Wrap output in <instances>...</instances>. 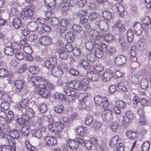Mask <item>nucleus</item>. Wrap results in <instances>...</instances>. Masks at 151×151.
<instances>
[{"instance_id":"1","label":"nucleus","mask_w":151,"mask_h":151,"mask_svg":"<svg viewBox=\"0 0 151 151\" xmlns=\"http://www.w3.org/2000/svg\"><path fill=\"white\" fill-rule=\"evenodd\" d=\"M27 79L29 83L33 86L35 88H39L38 92L41 96L47 98L50 96L49 91L44 88V85L45 84L46 82L44 78L39 76L29 75Z\"/></svg>"},{"instance_id":"2","label":"nucleus","mask_w":151,"mask_h":151,"mask_svg":"<svg viewBox=\"0 0 151 151\" xmlns=\"http://www.w3.org/2000/svg\"><path fill=\"white\" fill-rule=\"evenodd\" d=\"M94 100L95 103L97 106L102 105V107L104 109L109 106V102L107 101L108 99L106 97L103 98L100 96L97 95L95 96Z\"/></svg>"},{"instance_id":"3","label":"nucleus","mask_w":151,"mask_h":151,"mask_svg":"<svg viewBox=\"0 0 151 151\" xmlns=\"http://www.w3.org/2000/svg\"><path fill=\"white\" fill-rule=\"evenodd\" d=\"M63 126L60 122H55L53 123H50L48 125L49 130L51 132H61L63 129Z\"/></svg>"},{"instance_id":"4","label":"nucleus","mask_w":151,"mask_h":151,"mask_svg":"<svg viewBox=\"0 0 151 151\" xmlns=\"http://www.w3.org/2000/svg\"><path fill=\"white\" fill-rule=\"evenodd\" d=\"M127 107L126 102L122 100H119L116 101V106L114 107V110L116 115H119V116H120L122 113L120 109H124Z\"/></svg>"},{"instance_id":"5","label":"nucleus","mask_w":151,"mask_h":151,"mask_svg":"<svg viewBox=\"0 0 151 151\" xmlns=\"http://www.w3.org/2000/svg\"><path fill=\"white\" fill-rule=\"evenodd\" d=\"M114 67L110 68L106 70L102 76V78L104 81H109L113 77L114 72Z\"/></svg>"},{"instance_id":"6","label":"nucleus","mask_w":151,"mask_h":151,"mask_svg":"<svg viewBox=\"0 0 151 151\" xmlns=\"http://www.w3.org/2000/svg\"><path fill=\"white\" fill-rule=\"evenodd\" d=\"M64 92L67 95L70 97L68 98V101L70 102L74 101L76 98H77L78 93L74 91L71 90L67 88L63 90Z\"/></svg>"},{"instance_id":"7","label":"nucleus","mask_w":151,"mask_h":151,"mask_svg":"<svg viewBox=\"0 0 151 151\" xmlns=\"http://www.w3.org/2000/svg\"><path fill=\"white\" fill-rule=\"evenodd\" d=\"M102 116L103 120L107 122L111 121L113 119V112L111 110L105 109L103 112Z\"/></svg>"},{"instance_id":"8","label":"nucleus","mask_w":151,"mask_h":151,"mask_svg":"<svg viewBox=\"0 0 151 151\" xmlns=\"http://www.w3.org/2000/svg\"><path fill=\"white\" fill-rule=\"evenodd\" d=\"M34 10L33 9L29 8L24 9L21 14V17L24 20L30 19Z\"/></svg>"},{"instance_id":"9","label":"nucleus","mask_w":151,"mask_h":151,"mask_svg":"<svg viewBox=\"0 0 151 151\" xmlns=\"http://www.w3.org/2000/svg\"><path fill=\"white\" fill-rule=\"evenodd\" d=\"M61 25L58 31L61 33H64L67 30L68 26L70 24V20L68 19L63 18L61 21Z\"/></svg>"},{"instance_id":"10","label":"nucleus","mask_w":151,"mask_h":151,"mask_svg":"<svg viewBox=\"0 0 151 151\" xmlns=\"http://www.w3.org/2000/svg\"><path fill=\"white\" fill-rule=\"evenodd\" d=\"M23 116L24 118L25 117L26 120H29V119L35 116L34 111L31 108H27L22 112Z\"/></svg>"},{"instance_id":"11","label":"nucleus","mask_w":151,"mask_h":151,"mask_svg":"<svg viewBox=\"0 0 151 151\" xmlns=\"http://www.w3.org/2000/svg\"><path fill=\"white\" fill-rule=\"evenodd\" d=\"M57 60L55 57L50 58L48 60H46L45 63L46 67L48 69L52 68L55 67L57 63Z\"/></svg>"},{"instance_id":"12","label":"nucleus","mask_w":151,"mask_h":151,"mask_svg":"<svg viewBox=\"0 0 151 151\" xmlns=\"http://www.w3.org/2000/svg\"><path fill=\"white\" fill-rule=\"evenodd\" d=\"M29 105L28 100L27 99H22L19 104L18 105V107L19 109L21 112L24 111L27 108Z\"/></svg>"},{"instance_id":"13","label":"nucleus","mask_w":151,"mask_h":151,"mask_svg":"<svg viewBox=\"0 0 151 151\" xmlns=\"http://www.w3.org/2000/svg\"><path fill=\"white\" fill-rule=\"evenodd\" d=\"M134 115L132 112L128 111L126 112L125 114L123 116V121L125 122L130 123L133 121Z\"/></svg>"},{"instance_id":"14","label":"nucleus","mask_w":151,"mask_h":151,"mask_svg":"<svg viewBox=\"0 0 151 151\" xmlns=\"http://www.w3.org/2000/svg\"><path fill=\"white\" fill-rule=\"evenodd\" d=\"M50 24L54 31L58 32L60 24L59 20L55 17H52L50 20Z\"/></svg>"},{"instance_id":"15","label":"nucleus","mask_w":151,"mask_h":151,"mask_svg":"<svg viewBox=\"0 0 151 151\" xmlns=\"http://www.w3.org/2000/svg\"><path fill=\"white\" fill-rule=\"evenodd\" d=\"M51 74L54 76L60 77L62 76L63 72L60 67L58 66L55 65V67L51 68Z\"/></svg>"},{"instance_id":"16","label":"nucleus","mask_w":151,"mask_h":151,"mask_svg":"<svg viewBox=\"0 0 151 151\" xmlns=\"http://www.w3.org/2000/svg\"><path fill=\"white\" fill-rule=\"evenodd\" d=\"M127 61L126 58L123 55H119L115 59V63L117 66L122 65L125 63Z\"/></svg>"},{"instance_id":"17","label":"nucleus","mask_w":151,"mask_h":151,"mask_svg":"<svg viewBox=\"0 0 151 151\" xmlns=\"http://www.w3.org/2000/svg\"><path fill=\"white\" fill-rule=\"evenodd\" d=\"M40 44L44 46H47L50 45L51 42V39L48 36H44L40 37L38 40Z\"/></svg>"},{"instance_id":"18","label":"nucleus","mask_w":151,"mask_h":151,"mask_svg":"<svg viewBox=\"0 0 151 151\" xmlns=\"http://www.w3.org/2000/svg\"><path fill=\"white\" fill-rule=\"evenodd\" d=\"M87 76L88 77L89 79L94 81L98 80L101 77L99 73L97 72L93 73L92 71H89L87 73Z\"/></svg>"},{"instance_id":"19","label":"nucleus","mask_w":151,"mask_h":151,"mask_svg":"<svg viewBox=\"0 0 151 151\" xmlns=\"http://www.w3.org/2000/svg\"><path fill=\"white\" fill-rule=\"evenodd\" d=\"M44 140L46 144L48 145H55L57 142V140L55 137H50L49 136L45 137Z\"/></svg>"},{"instance_id":"20","label":"nucleus","mask_w":151,"mask_h":151,"mask_svg":"<svg viewBox=\"0 0 151 151\" xmlns=\"http://www.w3.org/2000/svg\"><path fill=\"white\" fill-rule=\"evenodd\" d=\"M27 28L30 31L34 32L37 30L38 32L39 31L38 29L40 28L39 27L38 24L35 22H32L29 23L27 25Z\"/></svg>"},{"instance_id":"21","label":"nucleus","mask_w":151,"mask_h":151,"mask_svg":"<svg viewBox=\"0 0 151 151\" xmlns=\"http://www.w3.org/2000/svg\"><path fill=\"white\" fill-rule=\"evenodd\" d=\"M38 30V33L42 35L45 32H50L52 29L49 25L45 24L42 26Z\"/></svg>"},{"instance_id":"22","label":"nucleus","mask_w":151,"mask_h":151,"mask_svg":"<svg viewBox=\"0 0 151 151\" xmlns=\"http://www.w3.org/2000/svg\"><path fill=\"white\" fill-rule=\"evenodd\" d=\"M134 29L137 35H141L143 30L142 25L139 23H137L134 24Z\"/></svg>"},{"instance_id":"23","label":"nucleus","mask_w":151,"mask_h":151,"mask_svg":"<svg viewBox=\"0 0 151 151\" xmlns=\"http://www.w3.org/2000/svg\"><path fill=\"white\" fill-rule=\"evenodd\" d=\"M59 56L62 59L65 60L68 56V54L64 50L63 47H60L58 51Z\"/></svg>"},{"instance_id":"24","label":"nucleus","mask_w":151,"mask_h":151,"mask_svg":"<svg viewBox=\"0 0 151 151\" xmlns=\"http://www.w3.org/2000/svg\"><path fill=\"white\" fill-rule=\"evenodd\" d=\"M15 86V90L17 92H20L22 89L24 85V82L23 80H18L14 82Z\"/></svg>"},{"instance_id":"25","label":"nucleus","mask_w":151,"mask_h":151,"mask_svg":"<svg viewBox=\"0 0 151 151\" xmlns=\"http://www.w3.org/2000/svg\"><path fill=\"white\" fill-rule=\"evenodd\" d=\"M79 65L81 67L86 70H90L91 67L90 64L88 63V62L85 59L81 60H80Z\"/></svg>"},{"instance_id":"26","label":"nucleus","mask_w":151,"mask_h":151,"mask_svg":"<svg viewBox=\"0 0 151 151\" xmlns=\"http://www.w3.org/2000/svg\"><path fill=\"white\" fill-rule=\"evenodd\" d=\"M67 146L70 149L73 150L78 148L77 142L74 140H68L67 143Z\"/></svg>"},{"instance_id":"27","label":"nucleus","mask_w":151,"mask_h":151,"mask_svg":"<svg viewBox=\"0 0 151 151\" xmlns=\"http://www.w3.org/2000/svg\"><path fill=\"white\" fill-rule=\"evenodd\" d=\"M114 26L115 29L119 32H124L126 30L124 24L121 22H117L115 24Z\"/></svg>"},{"instance_id":"28","label":"nucleus","mask_w":151,"mask_h":151,"mask_svg":"<svg viewBox=\"0 0 151 151\" xmlns=\"http://www.w3.org/2000/svg\"><path fill=\"white\" fill-rule=\"evenodd\" d=\"M25 145L27 149L30 151L40 150L41 147L40 146H33L30 144L29 142L28 141H25Z\"/></svg>"},{"instance_id":"29","label":"nucleus","mask_w":151,"mask_h":151,"mask_svg":"<svg viewBox=\"0 0 151 151\" xmlns=\"http://www.w3.org/2000/svg\"><path fill=\"white\" fill-rule=\"evenodd\" d=\"M13 26L16 28H20L22 25L21 19L19 17L14 18L12 21Z\"/></svg>"},{"instance_id":"30","label":"nucleus","mask_w":151,"mask_h":151,"mask_svg":"<svg viewBox=\"0 0 151 151\" xmlns=\"http://www.w3.org/2000/svg\"><path fill=\"white\" fill-rule=\"evenodd\" d=\"M116 6L120 17H123L124 13L125 7L118 3L116 4Z\"/></svg>"},{"instance_id":"31","label":"nucleus","mask_w":151,"mask_h":151,"mask_svg":"<svg viewBox=\"0 0 151 151\" xmlns=\"http://www.w3.org/2000/svg\"><path fill=\"white\" fill-rule=\"evenodd\" d=\"M87 88V87L86 86H84L80 82L77 81L75 89L85 91Z\"/></svg>"},{"instance_id":"32","label":"nucleus","mask_w":151,"mask_h":151,"mask_svg":"<svg viewBox=\"0 0 151 151\" xmlns=\"http://www.w3.org/2000/svg\"><path fill=\"white\" fill-rule=\"evenodd\" d=\"M15 50L13 48L9 46H6L4 48V51L5 54L10 56L14 54Z\"/></svg>"},{"instance_id":"33","label":"nucleus","mask_w":151,"mask_h":151,"mask_svg":"<svg viewBox=\"0 0 151 151\" xmlns=\"http://www.w3.org/2000/svg\"><path fill=\"white\" fill-rule=\"evenodd\" d=\"M15 56L18 60H22L24 59L25 55L22 52L18 50H15Z\"/></svg>"},{"instance_id":"34","label":"nucleus","mask_w":151,"mask_h":151,"mask_svg":"<svg viewBox=\"0 0 151 151\" xmlns=\"http://www.w3.org/2000/svg\"><path fill=\"white\" fill-rule=\"evenodd\" d=\"M20 134L18 132L16 129H14L10 132L8 136L14 139H17L19 137Z\"/></svg>"},{"instance_id":"35","label":"nucleus","mask_w":151,"mask_h":151,"mask_svg":"<svg viewBox=\"0 0 151 151\" xmlns=\"http://www.w3.org/2000/svg\"><path fill=\"white\" fill-rule=\"evenodd\" d=\"M126 135L129 138L131 139L136 140L137 139V133L131 130L127 131L126 133Z\"/></svg>"},{"instance_id":"36","label":"nucleus","mask_w":151,"mask_h":151,"mask_svg":"<svg viewBox=\"0 0 151 151\" xmlns=\"http://www.w3.org/2000/svg\"><path fill=\"white\" fill-rule=\"evenodd\" d=\"M137 114L139 116V122L142 124L145 123V117L144 115V111L141 109H139L137 111Z\"/></svg>"},{"instance_id":"37","label":"nucleus","mask_w":151,"mask_h":151,"mask_svg":"<svg viewBox=\"0 0 151 151\" xmlns=\"http://www.w3.org/2000/svg\"><path fill=\"white\" fill-rule=\"evenodd\" d=\"M140 85L141 89L144 90L146 89L148 87V81L145 78H142L140 82Z\"/></svg>"},{"instance_id":"38","label":"nucleus","mask_w":151,"mask_h":151,"mask_svg":"<svg viewBox=\"0 0 151 151\" xmlns=\"http://www.w3.org/2000/svg\"><path fill=\"white\" fill-rule=\"evenodd\" d=\"M31 133L33 136L38 138H40L42 135L41 131L39 129H32Z\"/></svg>"},{"instance_id":"39","label":"nucleus","mask_w":151,"mask_h":151,"mask_svg":"<svg viewBox=\"0 0 151 151\" xmlns=\"http://www.w3.org/2000/svg\"><path fill=\"white\" fill-rule=\"evenodd\" d=\"M74 37V35L70 32L67 33L65 35V38L68 42H72Z\"/></svg>"},{"instance_id":"40","label":"nucleus","mask_w":151,"mask_h":151,"mask_svg":"<svg viewBox=\"0 0 151 151\" xmlns=\"http://www.w3.org/2000/svg\"><path fill=\"white\" fill-rule=\"evenodd\" d=\"M89 34L94 39H100L101 36L99 35V32L96 30H91L89 32Z\"/></svg>"},{"instance_id":"41","label":"nucleus","mask_w":151,"mask_h":151,"mask_svg":"<svg viewBox=\"0 0 151 151\" xmlns=\"http://www.w3.org/2000/svg\"><path fill=\"white\" fill-rule=\"evenodd\" d=\"M30 131V127L28 125H24L22 128V132L25 136H27L28 135Z\"/></svg>"},{"instance_id":"42","label":"nucleus","mask_w":151,"mask_h":151,"mask_svg":"<svg viewBox=\"0 0 151 151\" xmlns=\"http://www.w3.org/2000/svg\"><path fill=\"white\" fill-rule=\"evenodd\" d=\"M141 76L139 75H138L137 73H136L131 78V80L132 84H137L139 83V78Z\"/></svg>"},{"instance_id":"43","label":"nucleus","mask_w":151,"mask_h":151,"mask_svg":"<svg viewBox=\"0 0 151 151\" xmlns=\"http://www.w3.org/2000/svg\"><path fill=\"white\" fill-rule=\"evenodd\" d=\"M104 18L107 20H110L112 18V13L109 11H105L102 13Z\"/></svg>"},{"instance_id":"44","label":"nucleus","mask_w":151,"mask_h":151,"mask_svg":"<svg viewBox=\"0 0 151 151\" xmlns=\"http://www.w3.org/2000/svg\"><path fill=\"white\" fill-rule=\"evenodd\" d=\"M134 33L131 29H129L127 32V40L129 43L132 41L134 37Z\"/></svg>"},{"instance_id":"45","label":"nucleus","mask_w":151,"mask_h":151,"mask_svg":"<svg viewBox=\"0 0 151 151\" xmlns=\"http://www.w3.org/2000/svg\"><path fill=\"white\" fill-rule=\"evenodd\" d=\"M7 140L8 142H9L10 147L11 148H9L10 151H12V150L14 151L16 150L15 144L14 141L13 139L11 140L9 139V137H6Z\"/></svg>"},{"instance_id":"46","label":"nucleus","mask_w":151,"mask_h":151,"mask_svg":"<svg viewBox=\"0 0 151 151\" xmlns=\"http://www.w3.org/2000/svg\"><path fill=\"white\" fill-rule=\"evenodd\" d=\"M104 52L102 51L101 49H100V48H95V56L97 58H101L103 56Z\"/></svg>"},{"instance_id":"47","label":"nucleus","mask_w":151,"mask_h":151,"mask_svg":"<svg viewBox=\"0 0 151 151\" xmlns=\"http://www.w3.org/2000/svg\"><path fill=\"white\" fill-rule=\"evenodd\" d=\"M85 46L88 51H91L93 48V44L92 41H87L85 43Z\"/></svg>"},{"instance_id":"48","label":"nucleus","mask_w":151,"mask_h":151,"mask_svg":"<svg viewBox=\"0 0 151 151\" xmlns=\"http://www.w3.org/2000/svg\"><path fill=\"white\" fill-rule=\"evenodd\" d=\"M119 139V137L118 136H115L111 139L109 143L110 145L112 147H114L118 142Z\"/></svg>"},{"instance_id":"49","label":"nucleus","mask_w":151,"mask_h":151,"mask_svg":"<svg viewBox=\"0 0 151 151\" xmlns=\"http://www.w3.org/2000/svg\"><path fill=\"white\" fill-rule=\"evenodd\" d=\"M150 147V143L149 141H147L142 144V151H148Z\"/></svg>"},{"instance_id":"50","label":"nucleus","mask_w":151,"mask_h":151,"mask_svg":"<svg viewBox=\"0 0 151 151\" xmlns=\"http://www.w3.org/2000/svg\"><path fill=\"white\" fill-rule=\"evenodd\" d=\"M1 107L2 109H4L5 110H8L9 107V104L8 102L6 101H4L1 102L0 104Z\"/></svg>"},{"instance_id":"51","label":"nucleus","mask_w":151,"mask_h":151,"mask_svg":"<svg viewBox=\"0 0 151 151\" xmlns=\"http://www.w3.org/2000/svg\"><path fill=\"white\" fill-rule=\"evenodd\" d=\"M20 116H22V117H20L18 119V122L19 124L22 126L25 123V122L26 121H28V120H26L25 119H26V118L25 117H24L23 116V115L22 114V113L21 114H20Z\"/></svg>"},{"instance_id":"52","label":"nucleus","mask_w":151,"mask_h":151,"mask_svg":"<svg viewBox=\"0 0 151 151\" xmlns=\"http://www.w3.org/2000/svg\"><path fill=\"white\" fill-rule=\"evenodd\" d=\"M87 94L85 93H81L79 95L78 93V95L77 98H78L79 100L81 101H85V99L87 98Z\"/></svg>"},{"instance_id":"53","label":"nucleus","mask_w":151,"mask_h":151,"mask_svg":"<svg viewBox=\"0 0 151 151\" xmlns=\"http://www.w3.org/2000/svg\"><path fill=\"white\" fill-rule=\"evenodd\" d=\"M9 71L6 69H0V76L1 77H7L9 75Z\"/></svg>"},{"instance_id":"54","label":"nucleus","mask_w":151,"mask_h":151,"mask_svg":"<svg viewBox=\"0 0 151 151\" xmlns=\"http://www.w3.org/2000/svg\"><path fill=\"white\" fill-rule=\"evenodd\" d=\"M140 104L143 106H150V104L149 101L146 100L144 98H141L140 100Z\"/></svg>"},{"instance_id":"55","label":"nucleus","mask_w":151,"mask_h":151,"mask_svg":"<svg viewBox=\"0 0 151 151\" xmlns=\"http://www.w3.org/2000/svg\"><path fill=\"white\" fill-rule=\"evenodd\" d=\"M23 50L26 54L31 53L32 52L31 47L28 44H25Z\"/></svg>"},{"instance_id":"56","label":"nucleus","mask_w":151,"mask_h":151,"mask_svg":"<svg viewBox=\"0 0 151 151\" xmlns=\"http://www.w3.org/2000/svg\"><path fill=\"white\" fill-rule=\"evenodd\" d=\"M150 17L148 16H147L144 18L142 22L145 25L148 26L149 24H150Z\"/></svg>"},{"instance_id":"57","label":"nucleus","mask_w":151,"mask_h":151,"mask_svg":"<svg viewBox=\"0 0 151 151\" xmlns=\"http://www.w3.org/2000/svg\"><path fill=\"white\" fill-rule=\"evenodd\" d=\"M102 126V124L99 121H96L94 122L92 127L96 130L99 129Z\"/></svg>"},{"instance_id":"58","label":"nucleus","mask_w":151,"mask_h":151,"mask_svg":"<svg viewBox=\"0 0 151 151\" xmlns=\"http://www.w3.org/2000/svg\"><path fill=\"white\" fill-rule=\"evenodd\" d=\"M84 144L87 150H92V142L88 140L84 141Z\"/></svg>"},{"instance_id":"59","label":"nucleus","mask_w":151,"mask_h":151,"mask_svg":"<svg viewBox=\"0 0 151 151\" xmlns=\"http://www.w3.org/2000/svg\"><path fill=\"white\" fill-rule=\"evenodd\" d=\"M72 30L74 32H80L82 29V27L80 26L77 25H74L72 28Z\"/></svg>"},{"instance_id":"60","label":"nucleus","mask_w":151,"mask_h":151,"mask_svg":"<svg viewBox=\"0 0 151 151\" xmlns=\"http://www.w3.org/2000/svg\"><path fill=\"white\" fill-rule=\"evenodd\" d=\"M28 70L32 74H37L38 73L39 70L35 66H31L28 68Z\"/></svg>"},{"instance_id":"61","label":"nucleus","mask_w":151,"mask_h":151,"mask_svg":"<svg viewBox=\"0 0 151 151\" xmlns=\"http://www.w3.org/2000/svg\"><path fill=\"white\" fill-rule=\"evenodd\" d=\"M21 35L25 36L28 35L30 33V31L28 28L22 27L21 29Z\"/></svg>"},{"instance_id":"62","label":"nucleus","mask_w":151,"mask_h":151,"mask_svg":"<svg viewBox=\"0 0 151 151\" xmlns=\"http://www.w3.org/2000/svg\"><path fill=\"white\" fill-rule=\"evenodd\" d=\"M63 106L62 105L57 106H55L54 108L55 111L58 113H61L63 110Z\"/></svg>"},{"instance_id":"63","label":"nucleus","mask_w":151,"mask_h":151,"mask_svg":"<svg viewBox=\"0 0 151 151\" xmlns=\"http://www.w3.org/2000/svg\"><path fill=\"white\" fill-rule=\"evenodd\" d=\"M117 86L119 88L124 92L127 91V89L123 82H120L117 84Z\"/></svg>"},{"instance_id":"64","label":"nucleus","mask_w":151,"mask_h":151,"mask_svg":"<svg viewBox=\"0 0 151 151\" xmlns=\"http://www.w3.org/2000/svg\"><path fill=\"white\" fill-rule=\"evenodd\" d=\"M93 68L97 72V73H99V74L100 72L104 70L103 67L99 65H94Z\"/></svg>"}]
</instances>
